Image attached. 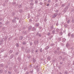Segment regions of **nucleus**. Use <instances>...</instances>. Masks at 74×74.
Wrapping results in <instances>:
<instances>
[{
  "instance_id": "obj_7",
  "label": "nucleus",
  "mask_w": 74,
  "mask_h": 74,
  "mask_svg": "<svg viewBox=\"0 0 74 74\" xmlns=\"http://www.w3.org/2000/svg\"><path fill=\"white\" fill-rule=\"evenodd\" d=\"M35 26H36V27H37V26H39V23H36V24Z\"/></svg>"
},
{
  "instance_id": "obj_41",
  "label": "nucleus",
  "mask_w": 74,
  "mask_h": 74,
  "mask_svg": "<svg viewBox=\"0 0 74 74\" xmlns=\"http://www.w3.org/2000/svg\"><path fill=\"white\" fill-rule=\"evenodd\" d=\"M2 19H1V18L0 19V21H1Z\"/></svg>"
},
{
  "instance_id": "obj_28",
  "label": "nucleus",
  "mask_w": 74,
  "mask_h": 74,
  "mask_svg": "<svg viewBox=\"0 0 74 74\" xmlns=\"http://www.w3.org/2000/svg\"><path fill=\"white\" fill-rule=\"evenodd\" d=\"M47 35L48 36H50V33H48Z\"/></svg>"
},
{
  "instance_id": "obj_21",
  "label": "nucleus",
  "mask_w": 74,
  "mask_h": 74,
  "mask_svg": "<svg viewBox=\"0 0 74 74\" xmlns=\"http://www.w3.org/2000/svg\"><path fill=\"white\" fill-rule=\"evenodd\" d=\"M70 22V20H68V21L67 22V23H69Z\"/></svg>"
},
{
  "instance_id": "obj_18",
  "label": "nucleus",
  "mask_w": 74,
  "mask_h": 74,
  "mask_svg": "<svg viewBox=\"0 0 74 74\" xmlns=\"http://www.w3.org/2000/svg\"><path fill=\"white\" fill-rule=\"evenodd\" d=\"M32 26H30L29 27V28H28V29L29 30H30V29H31V28H32Z\"/></svg>"
},
{
  "instance_id": "obj_22",
  "label": "nucleus",
  "mask_w": 74,
  "mask_h": 74,
  "mask_svg": "<svg viewBox=\"0 0 74 74\" xmlns=\"http://www.w3.org/2000/svg\"><path fill=\"white\" fill-rule=\"evenodd\" d=\"M54 53H57V51L56 50H55L54 51Z\"/></svg>"
},
{
  "instance_id": "obj_47",
  "label": "nucleus",
  "mask_w": 74,
  "mask_h": 74,
  "mask_svg": "<svg viewBox=\"0 0 74 74\" xmlns=\"http://www.w3.org/2000/svg\"><path fill=\"white\" fill-rule=\"evenodd\" d=\"M37 71H39V70H38V69H37Z\"/></svg>"
},
{
  "instance_id": "obj_43",
  "label": "nucleus",
  "mask_w": 74,
  "mask_h": 74,
  "mask_svg": "<svg viewBox=\"0 0 74 74\" xmlns=\"http://www.w3.org/2000/svg\"><path fill=\"white\" fill-rule=\"evenodd\" d=\"M30 45H32V43H30Z\"/></svg>"
},
{
  "instance_id": "obj_25",
  "label": "nucleus",
  "mask_w": 74,
  "mask_h": 74,
  "mask_svg": "<svg viewBox=\"0 0 74 74\" xmlns=\"http://www.w3.org/2000/svg\"><path fill=\"white\" fill-rule=\"evenodd\" d=\"M64 74H67V71H65Z\"/></svg>"
},
{
  "instance_id": "obj_35",
  "label": "nucleus",
  "mask_w": 74,
  "mask_h": 74,
  "mask_svg": "<svg viewBox=\"0 0 74 74\" xmlns=\"http://www.w3.org/2000/svg\"><path fill=\"white\" fill-rule=\"evenodd\" d=\"M56 26H58V23H57L56 24Z\"/></svg>"
},
{
  "instance_id": "obj_6",
  "label": "nucleus",
  "mask_w": 74,
  "mask_h": 74,
  "mask_svg": "<svg viewBox=\"0 0 74 74\" xmlns=\"http://www.w3.org/2000/svg\"><path fill=\"white\" fill-rule=\"evenodd\" d=\"M34 43L35 44H38V41H35Z\"/></svg>"
},
{
  "instance_id": "obj_3",
  "label": "nucleus",
  "mask_w": 74,
  "mask_h": 74,
  "mask_svg": "<svg viewBox=\"0 0 74 74\" xmlns=\"http://www.w3.org/2000/svg\"><path fill=\"white\" fill-rule=\"evenodd\" d=\"M12 22L13 23H15L16 22V20L15 19H13L12 20Z\"/></svg>"
},
{
  "instance_id": "obj_56",
  "label": "nucleus",
  "mask_w": 74,
  "mask_h": 74,
  "mask_svg": "<svg viewBox=\"0 0 74 74\" xmlns=\"http://www.w3.org/2000/svg\"><path fill=\"white\" fill-rule=\"evenodd\" d=\"M38 67V66H37V67Z\"/></svg>"
},
{
  "instance_id": "obj_24",
  "label": "nucleus",
  "mask_w": 74,
  "mask_h": 74,
  "mask_svg": "<svg viewBox=\"0 0 74 74\" xmlns=\"http://www.w3.org/2000/svg\"><path fill=\"white\" fill-rule=\"evenodd\" d=\"M19 11H20V12H22V11H23V10H22L20 9L19 10Z\"/></svg>"
},
{
  "instance_id": "obj_57",
  "label": "nucleus",
  "mask_w": 74,
  "mask_h": 74,
  "mask_svg": "<svg viewBox=\"0 0 74 74\" xmlns=\"http://www.w3.org/2000/svg\"><path fill=\"white\" fill-rule=\"evenodd\" d=\"M66 25V26H67V25Z\"/></svg>"
},
{
  "instance_id": "obj_44",
  "label": "nucleus",
  "mask_w": 74,
  "mask_h": 74,
  "mask_svg": "<svg viewBox=\"0 0 74 74\" xmlns=\"http://www.w3.org/2000/svg\"><path fill=\"white\" fill-rule=\"evenodd\" d=\"M22 49H23V47H22Z\"/></svg>"
},
{
  "instance_id": "obj_53",
  "label": "nucleus",
  "mask_w": 74,
  "mask_h": 74,
  "mask_svg": "<svg viewBox=\"0 0 74 74\" xmlns=\"http://www.w3.org/2000/svg\"><path fill=\"white\" fill-rule=\"evenodd\" d=\"M15 19H16V18H15Z\"/></svg>"
},
{
  "instance_id": "obj_32",
  "label": "nucleus",
  "mask_w": 74,
  "mask_h": 74,
  "mask_svg": "<svg viewBox=\"0 0 74 74\" xmlns=\"http://www.w3.org/2000/svg\"><path fill=\"white\" fill-rule=\"evenodd\" d=\"M49 4L48 3L47 4V6H49Z\"/></svg>"
},
{
  "instance_id": "obj_10",
  "label": "nucleus",
  "mask_w": 74,
  "mask_h": 74,
  "mask_svg": "<svg viewBox=\"0 0 74 74\" xmlns=\"http://www.w3.org/2000/svg\"><path fill=\"white\" fill-rule=\"evenodd\" d=\"M22 39H23V37H22V36H21L20 37V40H22Z\"/></svg>"
},
{
  "instance_id": "obj_26",
  "label": "nucleus",
  "mask_w": 74,
  "mask_h": 74,
  "mask_svg": "<svg viewBox=\"0 0 74 74\" xmlns=\"http://www.w3.org/2000/svg\"><path fill=\"white\" fill-rule=\"evenodd\" d=\"M68 36H71V33H69L68 34Z\"/></svg>"
},
{
  "instance_id": "obj_34",
  "label": "nucleus",
  "mask_w": 74,
  "mask_h": 74,
  "mask_svg": "<svg viewBox=\"0 0 74 74\" xmlns=\"http://www.w3.org/2000/svg\"><path fill=\"white\" fill-rule=\"evenodd\" d=\"M33 4V3H31L30 5H32Z\"/></svg>"
},
{
  "instance_id": "obj_11",
  "label": "nucleus",
  "mask_w": 74,
  "mask_h": 74,
  "mask_svg": "<svg viewBox=\"0 0 74 74\" xmlns=\"http://www.w3.org/2000/svg\"><path fill=\"white\" fill-rule=\"evenodd\" d=\"M26 44V42H23L22 43V44H23V45H25Z\"/></svg>"
},
{
  "instance_id": "obj_42",
  "label": "nucleus",
  "mask_w": 74,
  "mask_h": 74,
  "mask_svg": "<svg viewBox=\"0 0 74 74\" xmlns=\"http://www.w3.org/2000/svg\"><path fill=\"white\" fill-rule=\"evenodd\" d=\"M5 40L6 41V39L5 38Z\"/></svg>"
},
{
  "instance_id": "obj_30",
  "label": "nucleus",
  "mask_w": 74,
  "mask_h": 74,
  "mask_svg": "<svg viewBox=\"0 0 74 74\" xmlns=\"http://www.w3.org/2000/svg\"><path fill=\"white\" fill-rule=\"evenodd\" d=\"M64 5H64V4H62V7H64Z\"/></svg>"
},
{
  "instance_id": "obj_49",
  "label": "nucleus",
  "mask_w": 74,
  "mask_h": 74,
  "mask_svg": "<svg viewBox=\"0 0 74 74\" xmlns=\"http://www.w3.org/2000/svg\"><path fill=\"white\" fill-rule=\"evenodd\" d=\"M58 29H57V31H58Z\"/></svg>"
},
{
  "instance_id": "obj_13",
  "label": "nucleus",
  "mask_w": 74,
  "mask_h": 74,
  "mask_svg": "<svg viewBox=\"0 0 74 74\" xmlns=\"http://www.w3.org/2000/svg\"><path fill=\"white\" fill-rule=\"evenodd\" d=\"M69 44L67 43L66 44V47H69Z\"/></svg>"
},
{
  "instance_id": "obj_33",
  "label": "nucleus",
  "mask_w": 74,
  "mask_h": 74,
  "mask_svg": "<svg viewBox=\"0 0 74 74\" xmlns=\"http://www.w3.org/2000/svg\"><path fill=\"white\" fill-rule=\"evenodd\" d=\"M41 50H42V49L41 48L40 49V52H42V51H41Z\"/></svg>"
},
{
  "instance_id": "obj_40",
  "label": "nucleus",
  "mask_w": 74,
  "mask_h": 74,
  "mask_svg": "<svg viewBox=\"0 0 74 74\" xmlns=\"http://www.w3.org/2000/svg\"><path fill=\"white\" fill-rule=\"evenodd\" d=\"M37 51H38L37 50L36 51V52H37Z\"/></svg>"
},
{
  "instance_id": "obj_27",
  "label": "nucleus",
  "mask_w": 74,
  "mask_h": 74,
  "mask_svg": "<svg viewBox=\"0 0 74 74\" xmlns=\"http://www.w3.org/2000/svg\"><path fill=\"white\" fill-rule=\"evenodd\" d=\"M32 29H33V30H36V28H35L34 27H33L32 28Z\"/></svg>"
},
{
  "instance_id": "obj_15",
  "label": "nucleus",
  "mask_w": 74,
  "mask_h": 74,
  "mask_svg": "<svg viewBox=\"0 0 74 74\" xmlns=\"http://www.w3.org/2000/svg\"><path fill=\"white\" fill-rule=\"evenodd\" d=\"M16 46L17 47H19V45H18V43H17L16 44Z\"/></svg>"
},
{
  "instance_id": "obj_23",
  "label": "nucleus",
  "mask_w": 74,
  "mask_h": 74,
  "mask_svg": "<svg viewBox=\"0 0 74 74\" xmlns=\"http://www.w3.org/2000/svg\"><path fill=\"white\" fill-rule=\"evenodd\" d=\"M33 62L34 63H35V62H36V60H35L34 59L33 60Z\"/></svg>"
},
{
  "instance_id": "obj_9",
  "label": "nucleus",
  "mask_w": 74,
  "mask_h": 74,
  "mask_svg": "<svg viewBox=\"0 0 74 74\" xmlns=\"http://www.w3.org/2000/svg\"><path fill=\"white\" fill-rule=\"evenodd\" d=\"M17 5L18 6V7H19V8H21L22 7V6L21 5Z\"/></svg>"
},
{
  "instance_id": "obj_2",
  "label": "nucleus",
  "mask_w": 74,
  "mask_h": 74,
  "mask_svg": "<svg viewBox=\"0 0 74 74\" xmlns=\"http://www.w3.org/2000/svg\"><path fill=\"white\" fill-rule=\"evenodd\" d=\"M13 57H14V55L12 54L10 56V59H12Z\"/></svg>"
},
{
  "instance_id": "obj_51",
  "label": "nucleus",
  "mask_w": 74,
  "mask_h": 74,
  "mask_svg": "<svg viewBox=\"0 0 74 74\" xmlns=\"http://www.w3.org/2000/svg\"><path fill=\"white\" fill-rule=\"evenodd\" d=\"M74 63L73 64H74V61H73Z\"/></svg>"
},
{
  "instance_id": "obj_39",
  "label": "nucleus",
  "mask_w": 74,
  "mask_h": 74,
  "mask_svg": "<svg viewBox=\"0 0 74 74\" xmlns=\"http://www.w3.org/2000/svg\"><path fill=\"white\" fill-rule=\"evenodd\" d=\"M2 23L1 22H0V25H1Z\"/></svg>"
},
{
  "instance_id": "obj_8",
  "label": "nucleus",
  "mask_w": 74,
  "mask_h": 74,
  "mask_svg": "<svg viewBox=\"0 0 74 74\" xmlns=\"http://www.w3.org/2000/svg\"><path fill=\"white\" fill-rule=\"evenodd\" d=\"M36 35H38L39 37H40L41 36V34H38V33L36 34Z\"/></svg>"
},
{
  "instance_id": "obj_48",
  "label": "nucleus",
  "mask_w": 74,
  "mask_h": 74,
  "mask_svg": "<svg viewBox=\"0 0 74 74\" xmlns=\"http://www.w3.org/2000/svg\"><path fill=\"white\" fill-rule=\"evenodd\" d=\"M4 57H7V56H4Z\"/></svg>"
},
{
  "instance_id": "obj_54",
  "label": "nucleus",
  "mask_w": 74,
  "mask_h": 74,
  "mask_svg": "<svg viewBox=\"0 0 74 74\" xmlns=\"http://www.w3.org/2000/svg\"><path fill=\"white\" fill-rule=\"evenodd\" d=\"M41 4V3H40V4Z\"/></svg>"
},
{
  "instance_id": "obj_55",
  "label": "nucleus",
  "mask_w": 74,
  "mask_h": 74,
  "mask_svg": "<svg viewBox=\"0 0 74 74\" xmlns=\"http://www.w3.org/2000/svg\"><path fill=\"white\" fill-rule=\"evenodd\" d=\"M57 12H58V11H57Z\"/></svg>"
},
{
  "instance_id": "obj_16",
  "label": "nucleus",
  "mask_w": 74,
  "mask_h": 74,
  "mask_svg": "<svg viewBox=\"0 0 74 74\" xmlns=\"http://www.w3.org/2000/svg\"><path fill=\"white\" fill-rule=\"evenodd\" d=\"M49 48V47L48 46H47L45 48V50H47V49H48Z\"/></svg>"
},
{
  "instance_id": "obj_50",
  "label": "nucleus",
  "mask_w": 74,
  "mask_h": 74,
  "mask_svg": "<svg viewBox=\"0 0 74 74\" xmlns=\"http://www.w3.org/2000/svg\"><path fill=\"white\" fill-rule=\"evenodd\" d=\"M17 19H19V18H17Z\"/></svg>"
},
{
  "instance_id": "obj_31",
  "label": "nucleus",
  "mask_w": 74,
  "mask_h": 74,
  "mask_svg": "<svg viewBox=\"0 0 74 74\" xmlns=\"http://www.w3.org/2000/svg\"><path fill=\"white\" fill-rule=\"evenodd\" d=\"M8 73L9 74H11V72H8Z\"/></svg>"
},
{
  "instance_id": "obj_29",
  "label": "nucleus",
  "mask_w": 74,
  "mask_h": 74,
  "mask_svg": "<svg viewBox=\"0 0 74 74\" xmlns=\"http://www.w3.org/2000/svg\"><path fill=\"white\" fill-rule=\"evenodd\" d=\"M37 3H38V1H35V3H36V4H37Z\"/></svg>"
},
{
  "instance_id": "obj_1",
  "label": "nucleus",
  "mask_w": 74,
  "mask_h": 74,
  "mask_svg": "<svg viewBox=\"0 0 74 74\" xmlns=\"http://www.w3.org/2000/svg\"><path fill=\"white\" fill-rule=\"evenodd\" d=\"M58 15V13H56L55 14L53 15V18H55L56 16H57V15Z\"/></svg>"
},
{
  "instance_id": "obj_52",
  "label": "nucleus",
  "mask_w": 74,
  "mask_h": 74,
  "mask_svg": "<svg viewBox=\"0 0 74 74\" xmlns=\"http://www.w3.org/2000/svg\"><path fill=\"white\" fill-rule=\"evenodd\" d=\"M1 26H0V27H1Z\"/></svg>"
},
{
  "instance_id": "obj_19",
  "label": "nucleus",
  "mask_w": 74,
  "mask_h": 74,
  "mask_svg": "<svg viewBox=\"0 0 74 74\" xmlns=\"http://www.w3.org/2000/svg\"><path fill=\"white\" fill-rule=\"evenodd\" d=\"M56 32V31H55L53 30L52 31V33H53V34H54V33H55Z\"/></svg>"
},
{
  "instance_id": "obj_14",
  "label": "nucleus",
  "mask_w": 74,
  "mask_h": 74,
  "mask_svg": "<svg viewBox=\"0 0 74 74\" xmlns=\"http://www.w3.org/2000/svg\"><path fill=\"white\" fill-rule=\"evenodd\" d=\"M2 43H3V41H2V40L0 41V45L2 44Z\"/></svg>"
},
{
  "instance_id": "obj_20",
  "label": "nucleus",
  "mask_w": 74,
  "mask_h": 74,
  "mask_svg": "<svg viewBox=\"0 0 74 74\" xmlns=\"http://www.w3.org/2000/svg\"><path fill=\"white\" fill-rule=\"evenodd\" d=\"M72 23H74V19H72Z\"/></svg>"
},
{
  "instance_id": "obj_46",
  "label": "nucleus",
  "mask_w": 74,
  "mask_h": 74,
  "mask_svg": "<svg viewBox=\"0 0 74 74\" xmlns=\"http://www.w3.org/2000/svg\"><path fill=\"white\" fill-rule=\"evenodd\" d=\"M50 1V0H49V1H48V2H49V1Z\"/></svg>"
},
{
  "instance_id": "obj_5",
  "label": "nucleus",
  "mask_w": 74,
  "mask_h": 74,
  "mask_svg": "<svg viewBox=\"0 0 74 74\" xmlns=\"http://www.w3.org/2000/svg\"><path fill=\"white\" fill-rule=\"evenodd\" d=\"M47 59L49 60H51V57L50 56H49L47 57Z\"/></svg>"
},
{
  "instance_id": "obj_17",
  "label": "nucleus",
  "mask_w": 74,
  "mask_h": 74,
  "mask_svg": "<svg viewBox=\"0 0 74 74\" xmlns=\"http://www.w3.org/2000/svg\"><path fill=\"white\" fill-rule=\"evenodd\" d=\"M1 67H4V65L3 64H1Z\"/></svg>"
},
{
  "instance_id": "obj_36",
  "label": "nucleus",
  "mask_w": 74,
  "mask_h": 74,
  "mask_svg": "<svg viewBox=\"0 0 74 74\" xmlns=\"http://www.w3.org/2000/svg\"><path fill=\"white\" fill-rule=\"evenodd\" d=\"M30 73H33V71H30Z\"/></svg>"
},
{
  "instance_id": "obj_12",
  "label": "nucleus",
  "mask_w": 74,
  "mask_h": 74,
  "mask_svg": "<svg viewBox=\"0 0 74 74\" xmlns=\"http://www.w3.org/2000/svg\"><path fill=\"white\" fill-rule=\"evenodd\" d=\"M71 38H74V34H72L71 35Z\"/></svg>"
},
{
  "instance_id": "obj_37",
  "label": "nucleus",
  "mask_w": 74,
  "mask_h": 74,
  "mask_svg": "<svg viewBox=\"0 0 74 74\" xmlns=\"http://www.w3.org/2000/svg\"><path fill=\"white\" fill-rule=\"evenodd\" d=\"M67 9L69 8H68V7H67V8H65L66 9H67Z\"/></svg>"
},
{
  "instance_id": "obj_4",
  "label": "nucleus",
  "mask_w": 74,
  "mask_h": 74,
  "mask_svg": "<svg viewBox=\"0 0 74 74\" xmlns=\"http://www.w3.org/2000/svg\"><path fill=\"white\" fill-rule=\"evenodd\" d=\"M13 51L12 50H11L9 52V53H12Z\"/></svg>"
},
{
  "instance_id": "obj_45",
  "label": "nucleus",
  "mask_w": 74,
  "mask_h": 74,
  "mask_svg": "<svg viewBox=\"0 0 74 74\" xmlns=\"http://www.w3.org/2000/svg\"><path fill=\"white\" fill-rule=\"evenodd\" d=\"M30 0V1H31V2L32 1H33V0Z\"/></svg>"
},
{
  "instance_id": "obj_38",
  "label": "nucleus",
  "mask_w": 74,
  "mask_h": 74,
  "mask_svg": "<svg viewBox=\"0 0 74 74\" xmlns=\"http://www.w3.org/2000/svg\"><path fill=\"white\" fill-rule=\"evenodd\" d=\"M59 74H62V73H61V72H60L59 73Z\"/></svg>"
}]
</instances>
